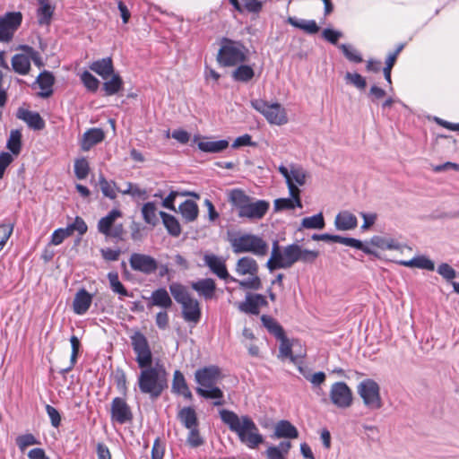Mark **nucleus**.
<instances>
[{"mask_svg": "<svg viewBox=\"0 0 459 459\" xmlns=\"http://www.w3.org/2000/svg\"><path fill=\"white\" fill-rule=\"evenodd\" d=\"M115 383L117 385V389H119L123 394H126L127 390L126 386V375L125 371L121 368H117L114 376Z\"/></svg>", "mask_w": 459, "mask_h": 459, "instance_id": "nucleus-59", "label": "nucleus"}, {"mask_svg": "<svg viewBox=\"0 0 459 459\" xmlns=\"http://www.w3.org/2000/svg\"><path fill=\"white\" fill-rule=\"evenodd\" d=\"M122 217V212L117 209L111 210L105 217H102L97 225L98 231L106 238L123 240L125 229L122 223L115 224L117 218Z\"/></svg>", "mask_w": 459, "mask_h": 459, "instance_id": "nucleus-11", "label": "nucleus"}, {"mask_svg": "<svg viewBox=\"0 0 459 459\" xmlns=\"http://www.w3.org/2000/svg\"><path fill=\"white\" fill-rule=\"evenodd\" d=\"M7 149L13 155H19L22 150V134L19 130H12L6 143Z\"/></svg>", "mask_w": 459, "mask_h": 459, "instance_id": "nucleus-44", "label": "nucleus"}, {"mask_svg": "<svg viewBox=\"0 0 459 459\" xmlns=\"http://www.w3.org/2000/svg\"><path fill=\"white\" fill-rule=\"evenodd\" d=\"M290 196V198L295 200L296 204H298L299 208L302 207V203L300 199V189L298 187V186L292 182V179L286 181Z\"/></svg>", "mask_w": 459, "mask_h": 459, "instance_id": "nucleus-60", "label": "nucleus"}, {"mask_svg": "<svg viewBox=\"0 0 459 459\" xmlns=\"http://www.w3.org/2000/svg\"><path fill=\"white\" fill-rule=\"evenodd\" d=\"M92 303V295L85 289H80L73 301V310L76 315H84Z\"/></svg>", "mask_w": 459, "mask_h": 459, "instance_id": "nucleus-20", "label": "nucleus"}, {"mask_svg": "<svg viewBox=\"0 0 459 459\" xmlns=\"http://www.w3.org/2000/svg\"><path fill=\"white\" fill-rule=\"evenodd\" d=\"M292 182L299 186H304L307 178V171L299 165H291Z\"/></svg>", "mask_w": 459, "mask_h": 459, "instance_id": "nucleus-53", "label": "nucleus"}, {"mask_svg": "<svg viewBox=\"0 0 459 459\" xmlns=\"http://www.w3.org/2000/svg\"><path fill=\"white\" fill-rule=\"evenodd\" d=\"M89 67L104 80H107L114 73V65L111 57L96 60L92 62Z\"/></svg>", "mask_w": 459, "mask_h": 459, "instance_id": "nucleus-24", "label": "nucleus"}, {"mask_svg": "<svg viewBox=\"0 0 459 459\" xmlns=\"http://www.w3.org/2000/svg\"><path fill=\"white\" fill-rule=\"evenodd\" d=\"M39 444V441L35 437L33 434L30 433L20 435L16 437V445L22 452H23L30 446Z\"/></svg>", "mask_w": 459, "mask_h": 459, "instance_id": "nucleus-51", "label": "nucleus"}, {"mask_svg": "<svg viewBox=\"0 0 459 459\" xmlns=\"http://www.w3.org/2000/svg\"><path fill=\"white\" fill-rule=\"evenodd\" d=\"M278 340L281 341V343H280V347H279V355L278 357L281 359H290V360L293 363H297L298 362V359L299 358H301L302 355H299V356H295L293 353H292V346H293V343L294 342H298L297 341H292L290 342L287 336L285 335V333L277 338Z\"/></svg>", "mask_w": 459, "mask_h": 459, "instance_id": "nucleus-30", "label": "nucleus"}, {"mask_svg": "<svg viewBox=\"0 0 459 459\" xmlns=\"http://www.w3.org/2000/svg\"><path fill=\"white\" fill-rule=\"evenodd\" d=\"M99 185L104 196L111 200L117 198L118 187L117 186V184L114 181L107 180L106 178L102 174H100L99 177Z\"/></svg>", "mask_w": 459, "mask_h": 459, "instance_id": "nucleus-41", "label": "nucleus"}, {"mask_svg": "<svg viewBox=\"0 0 459 459\" xmlns=\"http://www.w3.org/2000/svg\"><path fill=\"white\" fill-rule=\"evenodd\" d=\"M191 287L205 299H211L214 296L216 284L213 279L206 278L192 282Z\"/></svg>", "mask_w": 459, "mask_h": 459, "instance_id": "nucleus-25", "label": "nucleus"}, {"mask_svg": "<svg viewBox=\"0 0 459 459\" xmlns=\"http://www.w3.org/2000/svg\"><path fill=\"white\" fill-rule=\"evenodd\" d=\"M181 423L188 429L197 427V416L195 409L192 407H184L178 414Z\"/></svg>", "mask_w": 459, "mask_h": 459, "instance_id": "nucleus-38", "label": "nucleus"}, {"mask_svg": "<svg viewBox=\"0 0 459 459\" xmlns=\"http://www.w3.org/2000/svg\"><path fill=\"white\" fill-rule=\"evenodd\" d=\"M220 416L229 429L238 435L240 442L248 448L255 449L264 443V437L250 417L246 415L239 418L234 411L226 409L220 411Z\"/></svg>", "mask_w": 459, "mask_h": 459, "instance_id": "nucleus-2", "label": "nucleus"}, {"mask_svg": "<svg viewBox=\"0 0 459 459\" xmlns=\"http://www.w3.org/2000/svg\"><path fill=\"white\" fill-rule=\"evenodd\" d=\"M248 48L240 40L223 37L217 54V62L225 67L236 66L248 59Z\"/></svg>", "mask_w": 459, "mask_h": 459, "instance_id": "nucleus-8", "label": "nucleus"}, {"mask_svg": "<svg viewBox=\"0 0 459 459\" xmlns=\"http://www.w3.org/2000/svg\"><path fill=\"white\" fill-rule=\"evenodd\" d=\"M205 264L219 278L226 281H237V279L228 273L225 261L213 254H206L204 256Z\"/></svg>", "mask_w": 459, "mask_h": 459, "instance_id": "nucleus-17", "label": "nucleus"}, {"mask_svg": "<svg viewBox=\"0 0 459 459\" xmlns=\"http://www.w3.org/2000/svg\"><path fill=\"white\" fill-rule=\"evenodd\" d=\"M318 255V251L302 248L295 243L284 247L281 250L278 241L275 240L273 243L271 257L266 263V267L270 272H273L277 269L290 268L297 262L313 264Z\"/></svg>", "mask_w": 459, "mask_h": 459, "instance_id": "nucleus-1", "label": "nucleus"}, {"mask_svg": "<svg viewBox=\"0 0 459 459\" xmlns=\"http://www.w3.org/2000/svg\"><path fill=\"white\" fill-rule=\"evenodd\" d=\"M159 214L162 219V223L168 230L169 234L175 238L179 237L182 230L178 219L165 212H160Z\"/></svg>", "mask_w": 459, "mask_h": 459, "instance_id": "nucleus-34", "label": "nucleus"}, {"mask_svg": "<svg viewBox=\"0 0 459 459\" xmlns=\"http://www.w3.org/2000/svg\"><path fill=\"white\" fill-rule=\"evenodd\" d=\"M110 76V80L106 81L102 85V89L107 96L118 93L123 89L124 85V82L118 74L113 73Z\"/></svg>", "mask_w": 459, "mask_h": 459, "instance_id": "nucleus-39", "label": "nucleus"}, {"mask_svg": "<svg viewBox=\"0 0 459 459\" xmlns=\"http://www.w3.org/2000/svg\"><path fill=\"white\" fill-rule=\"evenodd\" d=\"M22 15L20 12H11L0 17V41L9 42L20 27Z\"/></svg>", "mask_w": 459, "mask_h": 459, "instance_id": "nucleus-14", "label": "nucleus"}, {"mask_svg": "<svg viewBox=\"0 0 459 459\" xmlns=\"http://www.w3.org/2000/svg\"><path fill=\"white\" fill-rule=\"evenodd\" d=\"M274 437L277 438H298L299 431L297 428L289 420H281L278 421L274 428Z\"/></svg>", "mask_w": 459, "mask_h": 459, "instance_id": "nucleus-26", "label": "nucleus"}, {"mask_svg": "<svg viewBox=\"0 0 459 459\" xmlns=\"http://www.w3.org/2000/svg\"><path fill=\"white\" fill-rule=\"evenodd\" d=\"M227 240L235 254L252 253L263 256L268 252V244L257 235L228 231Z\"/></svg>", "mask_w": 459, "mask_h": 459, "instance_id": "nucleus-6", "label": "nucleus"}, {"mask_svg": "<svg viewBox=\"0 0 459 459\" xmlns=\"http://www.w3.org/2000/svg\"><path fill=\"white\" fill-rule=\"evenodd\" d=\"M105 139V132L101 128L93 127L87 130L81 140V149L84 152L91 150L94 145Z\"/></svg>", "mask_w": 459, "mask_h": 459, "instance_id": "nucleus-19", "label": "nucleus"}, {"mask_svg": "<svg viewBox=\"0 0 459 459\" xmlns=\"http://www.w3.org/2000/svg\"><path fill=\"white\" fill-rule=\"evenodd\" d=\"M138 386L142 394L152 400L158 399L168 388V373L162 365L142 368L138 377Z\"/></svg>", "mask_w": 459, "mask_h": 459, "instance_id": "nucleus-5", "label": "nucleus"}, {"mask_svg": "<svg viewBox=\"0 0 459 459\" xmlns=\"http://www.w3.org/2000/svg\"><path fill=\"white\" fill-rule=\"evenodd\" d=\"M251 106L264 115L266 120L273 125L281 126L288 122L287 112L280 103H272L261 99L253 100Z\"/></svg>", "mask_w": 459, "mask_h": 459, "instance_id": "nucleus-9", "label": "nucleus"}, {"mask_svg": "<svg viewBox=\"0 0 459 459\" xmlns=\"http://www.w3.org/2000/svg\"><path fill=\"white\" fill-rule=\"evenodd\" d=\"M261 321L268 332L273 334L276 338H279L285 333L282 326L272 316L263 315L261 316Z\"/></svg>", "mask_w": 459, "mask_h": 459, "instance_id": "nucleus-43", "label": "nucleus"}, {"mask_svg": "<svg viewBox=\"0 0 459 459\" xmlns=\"http://www.w3.org/2000/svg\"><path fill=\"white\" fill-rule=\"evenodd\" d=\"M339 48L342 50L343 56L350 61L355 64H359L363 61L362 56L359 50L354 47L348 44H341Z\"/></svg>", "mask_w": 459, "mask_h": 459, "instance_id": "nucleus-48", "label": "nucleus"}, {"mask_svg": "<svg viewBox=\"0 0 459 459\" xmlns=\"http://www.w3.org/2000/svg\"><path fill=\"white\" fill-rule=\"evenodd\" d=\"M344 80L346 83L351 84L360 91L365 90L367 87L366 79L358 73L347 72L344 76Z\"/></svg>", "mask_w": 459, "mask_h": 459, "instance_id": "nucleus-49", "label": "nucleus"}, {"mask_svg": "<svg viewBox=\"0 0 459 459\" xmlns=\"http://www.w3.org/2000/svg\"><path fill=\"white\" fill-rule=\"evenodd\" d=\"M325 225L322 212L310 217H305L301 221V226L305 229L322 230Z\"/></svg>", "mask_w": 459, "mask_h": 459, "instance_id": "nucleus-47", "label": "nucleus"}, {"mask_svg": "<svg viewBox=\"0 0 459 459\" xmlns=\"http://www.w3.org/2000/svg\"><path fill=\"white\" fill-rule=\"evenodd\" d=\"M13 70L20 74H26L30 68V58L27 54H16L12 58Z\"/></svg>", "mask_w": 459, "mask_h": 459, "instance_id": "nucleus-40", "label": "nucleus"}, {"mask_svg": "<svg viewBox=\"0 0 459 459\" xmlns=\"http://www.w3.org/2000/svg\"><path fill=\"white\" fill-rule=\"evenodd\" d=\"M173 299L182 307V316L186 322L196 325L202 316L198 300L192 298L186 286L179 282H172L169 286Z\"/></svg>", "mask_w": 459, "mask_h": 459, "instance_id": "nucleus-7", "label": "nucleus"}, {"mask_svg": "<svg viewBox=\"0 0 459 459\" xmlns=\"http://www.w3.org/2000/svg\"><path fill=\"white\" fill-rule=\"evenodd\" d=\"M110 418L113 422L126 424L133 420V412L124 398L115 397L111 402Z\"/></svg>", "mask_w": 459, "mask_h": 459, "instance_id": "nucleus-15", "label": "nucleus"}, {"mask_svg": "<svg viewBox=\"0 0 459 459\" xmlns=\"http://www.w3.org/2000/svg\"><path fill=\"white\" fill-rule=\"evenodd\" d=\"M13 230V224L0 225V251L4 248Z\"/></svg>", "mask_w": 459, "mask_h": 459, "instance_id": "nucleus-58", "label": "nucleus"}, {"mask_svg": "<svg viewBox=\"0 0 459 459\" xmlns=\"http://www.w3.org/2000/svg\"><path fill=\"white\" fill-rule=\"evenodd\" d=\"M90 171L89 162L85 158H81L74 162V174L78 179L87 178Z\"/></svg>", "mask_w": 459, "mask_h": 459, "instance_id": "nucleus-52", "label": "nucleus"}, {"mask_svg": "<svg viewBox=\"0 0 459 459\" xmlns=\"http://www.w3.org/2000/svg\"><path fill=\"white\" fill-rule=\"evenodd\" d=\"M37 83L41 89V91L39 93V97L46 99L53 94L55 77L51 72L47 70L41 72L37 77Z\"/></svg>", "mask_w": 459, "mask_h": 459, "instance_id": "nucleus-23", "label": "nucleus"}, {"mask_svg": "<svg viewBox=\"0 0 459 459\" xmlns=\"http://www.w3.org/2000/svg\"><path fill=\"white\" fill-rule=\"evenodd\" d=\"M178 195H193L197 198L199 197L198 195L195 193H190V192L179 193L178 191H171L169 194V195L163 200L162 206L169 210L177 212L176 207L174 205V201H175L176 197Z\"/></svg>", "mask_w": 459, "mask_h": 459, "instance_id": "nucleus-54", "label": "nucleus"}, {"mask_svg": "<svg viewBox=\"0 0 459 459\" xmlns=\"http://www.w3.org/2000/svg\"><path fill=\"white\" fill-rule=\"evenodd\" d=\"M171 391L176 394L182 395L188 401L193 399V394L188 387L186 378L179 370H176L174 372Z\"/></svg>", "mask_w": 459, "mask_h": 459, "instance_id": "nucleus-22", "label": "nucleus"}, {"mask_svg": "<svg viewBox=\"0 0 459 459\" xmlns=\"http://www.w3.org/2000/svg\"><path fill=\"white\" fill-rule=\"evenodd\" d=\"M252 278L247 280H238L237 283L243 289L249 290H259L262 287L261 279L257 276V274L251 275Z\"/></svg>", "mask_w": 459, "mask_h": 459, "instance_id": "nucleus-57", "label": "nucleus"}, {"mask_svg": "<svg viewBox=\"0 0 459 459\" xmlns=\"http://www.w3.org/2000/svg\"><path fill=\"white\" fill-rule=\"evenodd\" d=\"M173 306V301L169 296V291L165 288H159L154 290L151 297L148 299L147 307H158L162 309H169Z\"/></svg>", "mask_w": 459, "mask_h": 459, "instance_id": "nucleus-18", "label": "nucleus"}, {"mask_svg": "<svg viewBox=\"0 0 459 459\" xmlns=\"http://www.w3.org/2000/svg\"><path fill=\"white\" fill-rule=\"evenodd\" d=\"M110 289L113 292L119 294L122 297H129V292L123 283L119 281L118 273L111 272L108 273Z\"/></svg>", "mask_w": 459, "mask_h": 459, "instance_id": "nucleus-45", "label": "nucleus"}, {"mask_svg": "<svg viewBox=\"0 0 459 459\" xmlns=\"http://www.w3.org/2000/svg\"><path fill=\"white\" fill-rule=\"evenodd\" d=\"M437 273L446 281L453 280L456 275L455 269L446 263H443L437 267Z\"/></svg>", "mask_w": 459, "mask_h": 459, "instance_id": "nucleus-62", "label": "nucleus"}, {"mask_svg": "<svg viewBox=\"0 0 459 459\" xmlns=\"http://www.w3.org/2000/svg\"><path fill=\"white\" fill-rule=\"evenodd\" d=\"M131 345L136 354V361L140 368H144L152 365V353L145 335L140 331H136L131 335Z\"/></svg>", "mask_w": 459, "mask_h": 459, "instance_id": "nucleus-12", "label": "nucleus"}, {"mask_svg": "<svg viewBox=\"0 0 459 459\" xmlns=\"http://www.w3.org/2000/svg\"><path fill=\"white\" fill-rule=\"evenodd\" d=\"M291 448L290 441H282L277 446H270L266 451L265 455L267 459H285V455Z\"/></svg>", "mask_w": 459, "mask_h": 459, "instance_id": "nucleus-35", "label": "nucleus"}, {"mask_svg": "<svg viewBox=\"0 0 459 459\" xmlns=\"http://www.w3.org/2000/svg\"><path fill=\"white\" fill-rule=\"evenodd\" d=\"M220 378L221 369L217 366L204 367L195 373V380L198 384L195 392L204 399L214 400V406L224 404L223 392L215 385Z\"/></svg>", "mask_w": 459, "mask_h": 459, "instance_id": "nucleus-4", "label": "nucleus"}, {"mask_svg": "<svg viewBox=\"0 0 459 459\" xmlns=\"http://www.w3.org/2000/svg\"><path fill=\"white\" fill-rule=\"evenodd\" d=\"M70 342L72 346V353L70 358V365L67 368H62L60 370V374L65 375L69 371L73 369L77 362L78 356L80 354L81 342L77 336L72 335L70 338Z\"/></svg>", "mask_w": 459, "mask_h": 459, "instance_id": "nucleus-42", "label": "nucleus"}, {"mask_svg": "<svg viewBox=\"0 0 459 459\" xmlns=\"http://www.w3.org/2000/svg\"><path fill=\"white\" fill-rule=\"evenodd\" d=\"M236 66L237 68L231 73V77L235 82L247 83L254 78L255 70L252 66L245 65V63Z\"/></svg>", "mask_w": 459, "mask_h": 459, "instance_id": "nucleus-31", "label": "nucleus"}, {"mask_svg": "<svg viewBox=\"0 0 459 459\" xmlns=\"http://www.w3.org/2000/svg\"><path fill=\"white\" fill-rule=\"evenodd\" d=\"M258 264L256 261L249 256H244L238 260L236 264V272L239 275H255L258 273Z\"/></svg>", "mask_w": 459, "mask_h": 459, "instance_id": "nucleus-27", "label": "nucleus"}, {"mask_svg": "<svg viewBox=\"0 0 459 459\" xmlns=\"http://www.w3.org/2000/svg\"><path fill=\"white\" fill-rule=\"evenodd\" d=\"M169 317L167 309H162L156 314L155 323L159 329L165 330L169 326Z\"/></svg>", "mask_w": 459, "mask_h": 459, "instance_id": "nucleus-64", "label": "nucleus"}, {"mask_svg": "<svg viewBox=\"0 0 459 459\" xmlns=\"http://www.w3.org/2000/svg\"><path fill=\"white\" fill-rule=\"evenodd\" d=\"M398 264L405 267H416L420 269H425L428 271L435 270L434 262L424 255L415 256L411 260H403L400 261Z\"/></svg>", "mask_w": 459, "mask_h": 459, "instance_id": "nucleus-33", "label": "nucleus"}, {"mask_svg": "<svg viewBox=\"0 0 459 459\" xmlns=\"http://www.w3.org/2000/svg\"><path fill=\"white\" fill-rule=\"evenodd\" d=\"M40 5L38 10V22L40 25H48L54 13L55 8L48 0H38Z\"/></svg>", "mask_w": 459, "mask_h": 459, "instance_id": "nucleus-36", "label": "nucleus"}, {"mask_svg": "<svg viewBox=\"0 0 459 459\" xmlns=\"http://www.w3.org/2000/svg\"><path fill=\"white\" fill-rule=\"evenodd\" d=\"M238 309L251 315H258L260 312L251 295H247L246 300L238 305Z\"/></svg>", "mask_w": 459, "mask_h": 459, "instance_id": "nucleus-55", "label": "nucleus"}, {"mask_svg": "<svg viewBox=\"0 0 459 459\" xmlns=\"http://www.w3.org/2000/svg\"><path fill=\"white\" fill-rule=\"evenodd\" d=\"M197 145L198 148L204 152L217 153L225 150L229 146V142L227 140H203L199 141Z\"/></svg>", "mask_w": 459, "mask_h": 459, "instance_id": "nucleus-37", "label": "nucleus"}, {"mask_svg": "<svg viewBox=\"0 0 459 459\" xmlns=\"http://www.w3.org/2000/svg\"><path fill=\"white\" fill-rule=\"evenodd\" d=\"M17 118L23 120L29 127L34 130H42L45 127V121L38 112L20 108L16 114Z\"/></svg>", "mask_w": 459, "mask_h": 459, "instance_id": "nucleus-21", "label": "nucleus"}, {"mask_svg": "<svg viewBox=\"0 0 459 459\" xmlns=\"http://www.w3.org/2000/svg\"><path fill=\"white\" fill-rule=\"evenodd\" d=\"M295 207H298V204H296L295 200L290 197L274 200L273 209L276 212L283 210H292Z\"/></svg>", "mask_w": 459, "mask_h": 459, "instance_id": "nucleus-56", "label": "nucleus"}, {"mask_svg": "<svg viewBox=\"0 0 459 459\" xmlns=\"http://www.w3.org/2000/svg\"><path fill=\"white\" fill-rule=\"evenodd\" d=\"M322 37L331 44L336 45L342 33L333 29L326 28L322 31Z\"/></svg>", "mask_w": 459, "mask_h": 459, "instance_id": "nucleus-63", "label": "nucleus"}, {"mask_svg": "<svg viewBox=\"0 0 459 459\" xmlns=\"http://www.w3.org/2000/svg\"><path fill=\"white\" fill-rule=\"evenodd\" d=\"M46 411L48 416L50 419L51 425L54 428H58L61 424V415L59 411L53 406L47 404L46 405Z\"/></svg>", "mask_w": 459, "mask_h": 459, "instance_id": "nucleus-61", "label": "nucleus"}, {"mask_svg": "<svg viewBox=\"0 0 459 459\" xmlns=\"http://www.w3.org/2000/svg\"><path fill=\"white\" fill-rule=\"evenodd\" d=\"M330 400L337 408L347 409L351 406L353 394L345 382H335L330 389Z\"/></svg>", "mask_w": 459, "mask_h": 459, "instance_id": "nucleus-13", "label": "nucleus"}, {"mask_svg": "<svg viewBox=\"0 0 459 459\" xmlns=\"http://www.w3.org/2000/svg\"><path fill=\"white\" fill-rule=\"evenodd\" d=\"M80 77L82 82L88 91L95 92L99 89L100 81L95 76H93L90 72H82Z\"/></svg>", "mask_w": 459, "mask_h": 459, "instance_id": "nucleus-50", "label": "nucleus"}, {"mask_svg": "<svg viewBox=\"0 0 459 459\" xmlns=\"http://www.w3.org/2000/svg\"><path fill=\"white\" fill-rule=\"evenodd\" d=\"M129 264L134 271L144 274L154 273L159 267V264L155 258L149 255L140 253H133L129 258Z\"/></svg>", "mask_w": 459, "mask_h": 459, "instance_id": "nucleus-16", "label": "nucleus"}, {"mask_svg": "<svg viewBox=\"0 0 459 459\" xmlns=\"http://www.w3.org/2000/svg\"><path fill=\"white\" fill-rule=\"evenodd\" d=\"M178 212L186 222H192L197 219L199 208L193 200H186L179 205Z\"/></svg>", "mask_w": 459, "mask_h": 459, "instance_id": "nucleus-32", "label": "nucleus"}, {"mask_svg": "<svg viewBox=\"0 0 459 459\" xmlns=\"http://www.w3.org/2000/svg\"><path fill=\"white\" fill-rule=\"evenodd\" d=\"M157 208L153 202H148L142 208V214L144 221L150 225L156 226L159 220L156 215Z\"/></svg>", "mask_w": 459, "mask_h": 459, "instance_id": "nucleus-46", "label": "nucleus"}, {"mask_svg": "<svg viewBox=\"0 0 459 459\" xmlns=\"http://www.w3.org/2000/svg\"><path fill=\"white\" fill-rule=\"evenodd\" d=\"M357 392L368 409L379 410L383 406L380 386L375 380L364 379L358 385Z\"/></svg>", "mask_w": 459, "mask_h": 459, "instance_id": "nucleus-10", "label": "nucleus"}, {"mask_svg": "<svg viewBox=\"0 0 459 459\" xmlns=\"http://www.w3.org/2000/svg\"><path fill=\"white\" fill-rule=\"evenodd\" d=\"M227 195L229 203L240 219L249 221H259L264 217L270 208L268 201L256 200L240 188L231 189Z\"/></svg>", "mask_w": 459, "mask_h": 459, "instance_id": "nucleus-3", "label": "nucleus"}, {"mask_svg": "<svg viewBox=\"0 0 459 459\" xmlns=\"http://www.w3.org/2000/svg\"><path fill=\"white\" fill-rule=\"evenodd\" d=\"M358 221L355 215L349 212H342L337 214L334 225L339 230H350L357 227Z\"/></svg>", "mask_w": 459, "mask_h": 459, "instance_id": "nucleus-29", "label": "nucleus"}, {"mask_svg": "<svg viewBox=\"0 0 459 459\" xmlns=\"http://www.w3.org/2000/svg\"><path fill=\"white\" fill-rule=\"evenodd\" d=\"M287 22L310 35L316 34L320 30V27L314 20L298 19L296 17L290 16L287 19Z\"/></svg>", "mask_w": 459, "mask_h": 459, "instance_id": "nucleus-28", "label": "nucleus"}]
</instances>
